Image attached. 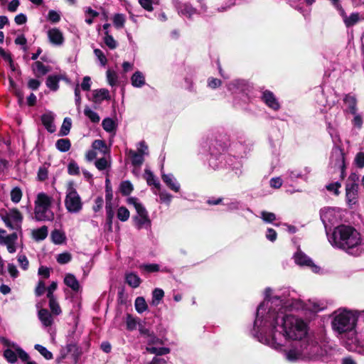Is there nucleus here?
<instances>
[{
	"label": "nucleus",
	"mask_w": 364,
	"mask_h": 364,
	"mask_svg": "<svg viewBox=\"0 0 364 364\" xmlns=\"http://www.w3.org/2000/svg\"><path fill=\"white\" fill-rule=\"evenodd\" d=\"M48 19L53 23H57L60 21V14L55 11L50 10L48 14Z\"/></svg>",
	"instance_id": "obj_64"
},
{
	"label": "nucleus",
	"mask_w": 364,
	"mask_h": 364,
	"mask_svg": "<svg viewBox=\"0 0 364 364\" xmlns=\"http://www.w3.org/2000/svg\"><path fill=\"white\" fill-rule=\"evenodd\" d=\"M64 283L74 291H78L80 285L76 277L73 274H67L64 278Z\"/></svg>",
	"instance_id": "obj_21"
},
{
	"label": "nucleus",
	"mask_w": 364,
	"mask_h": 364,
	"mask_svg": "<svg viewBox=\"0 0 364 364\" xmlns=\"http://www.w3.org/2000/svg\"><path fill=\"white\" fill-rule=\"evenodd\" d=\"M128 203L132 205L136 211V215L134 217V225L138 229H149L151 227V220L144 205L136 198H129Z\"/></svg>",
	"instance_id": "obj_7"
},
{
	"label": "nucleus",
	"mask_w": 364,
	"mask_h": 364,
	"mask_svg": "<svg viewBox=\"0 0 364 364\" xmlns=\"http://www.w3.org/2000/svg\"><path fill=\"white\" fill-rule=\"evenodd\" d=\"M48 235V228L42 226L40 228L32 230V237L36 241L43 240Z\"/></svg>",
	"instance_id": "obj_28"
},
{
	"label": "nucleus",
	"mask_w": 364,
	"mask_h": 364,
	"mask_svg": "<svg viewBox=\"0 0 364 364\" xmlns=\"http://www.w3.org/2000/svg\"><path fill=\"white\" fill-rule=\"evenodd\" d=\"M53 198L45 193H39L35 200V217L37 220H53V213L50 210Z\"/></svg>",
	"instance_id": "obj_3"
},
{
	"label": "nucleus",
	"mask_w": 364,
	"mask_h": 364,
	"mask_svg": "<svg viewBox=\"0 0 364 364\" xmlns=\"http://www.w3.org/2000/svg\"><path fill=\"white\" fill-rule=\"evenodd\" d=\"M357 322L356 316L350 311H343L332 321L333 329L341 334L352 331Z\"/></svg>",
	"instance_id": "obj_4"
},
{
	"label": "nucleus",
	"mask_w": 364,
	"mask_h": 364,
	"mask_svg": "<svg viewBox=\"0 0 364 364\" xmlns=\"http://www.w3.org/2000/svg\"><path fill=\"white\" fill-rule=\"evenodd\" d=\"M140 269L146 272H157L160 270V267L157 264H143L140 265Z\"/></svg>",
	"instance_id": "obj_49"
},
{
	"label": "nucleus",
	"mask_w": 364,
	"mask_h": 364,
	"mask_svg": "<svg viewBox=\"0 0 364 364\" xmlns=\"http://www.w3.org/2000/svg\"><path fill=\"white\" fill-rule=\"evenodd\" d=\"M331 160L333 166L341 170L340 177L341 180H343L346 176V156L343 149L340 146L335 147L331 152Z\"/></svg>",
	"instance_id": "obj_11"
},
{
	"label": "nucleus",
	"mask_w": 364,
	"mask_h": 364,
	"mask_svg": "<svg viewBox=\"0 0 364 364\" xmlns=\"http://www.w3.org/2000/svg\"><path fill=\"white\" fill-rule=\"evenodd\" d=\"M282 327L285 336L294 341H304L307 336L306 323L301 319H297L291 315H284L282 318Z\"/></svg>",
	"instance_id": "obj_2"
},
{
	"label": "nucleus",
	"mask_w": 364,
	"mask_h": 364,
	"mask_svg": "<svg viewBox=\"0 0 364 364\" xmlns=\"http://www.w3.org/2000/svg\"><path fill=\"white\" fill-rule=\"evenodd\" d=\"M341 187V183L340 182L337 181L335 183H331L328 184L326 186V188L330 192H333V193L336 196H338L340 194L339 188Z\"/></svg>",
	"instance_id": "obj_54"
},
{
	"label": "nucleus",
	"mask_w": 364,
	"mask_h": 364,
	"mask_svg": "<svg viewBox=\"0 0 364 364\" xmlns=\"http://www.w3.org/2000/svg\"><path fill=\"white\" fill-rule=\"evenodd\" d=\"M126 282L132 288H137L141 283V278L135 273L127 272L125 274Z\"/></svg>",
	"instance_id": "obj_24"
},
{
	"label": "nucleus",
	"mask_w": 364,
	"mask_h": 364,
	"mask_svg": "<svg viewBox=\"0 0 364 364\" xmlns=\"http://www.w3.org/2000/svg\"><path fill=\"white\" fill-rule=\"evenodd\" d=\"M35 349L38 350L46 360H50L53 358V354L46 348L40 345L36 344L34 346Z\"/></svg>",
	"instance_id": "obj_46"
},
{
	"label": "nucleus",
	"mask_w": 364,
	"mask_h": 364,
	"mask_svg": "<svg viewBox=\"0 0 364 364\" xmlns=\"http://www.w3.org/2000/svg\"><path fill=\"white\" fill-rule=\"evenodd\" d=\"M139 3L141 6L148 11H152L154 10L153 5L159 4L158 0H139Z\"/></svg>",
	"instance_id": "obj_40"
},
{
	"label": "nucleus",
	"mask_w": 364,
	"mask_h": 364,
	"mask_svg": "<svg viewBox=\"0 0 364 364\" xmlns=\"http://www.w3.org/2000/svg\"><path fill=\"white\" fill-rule=\"evenodd\" d=\"M125 23V17L123 14H117L113 17V23L117 28H122L124 27Z\"/></svg>",
	"instance_id": "obj_47"
},
{
	"label": "nucleus",
	"mask_w": 364,
	"mask_h": 364,
	"mask_svg": "<svg viewBox=\"0 0 364 364\" xmlns=\"http://www.w3.org/2000/svg\"><path fill=\"white\" fill-rule=\"evenodd\" d=\"M133 190V186L129 181H125L120 184V191L124 196L129 195Z\"/></svg>",
	"instance_id": "obj_48"
},
{
	"label": "nucleus",
	"mask_w": 364,
	"mask_h": 364,
	"mask_svg": "<svg viewBox=\"0 0 364 364\" xmlns=\"http://www.w3.org/2000/svg\"><path fill=\"white\" fill-rule=\"evenodd\" d=\"M110 97L108 90L102 88L93 91V101L95 103H100L105 100H109Z\"/></svg>",
	"instance_id": "obj_23"
},
{
	"label": "nucleus",
	"mask_w": 364,
	"mask_h": 364,
	"mask_svg": "<svg viewBox=\"0 0 364 364\" xmlns=\"http://www.w3.org/2000/svg\"><path fill=\"white\" fill-rule=\"evenodd\" d=\"M52 240L55 244H62L63 241L65 240V235L64 234L58 230H55L52 232L51 234Z\"/></svg>",
	"instance_id": "obj_41"
},
{
	"label": "nucleus",
	"mask_w": 364,
	"mask_h": 364,
	"mask_svg": "<svg viewBox=\"0 0 364 364\" xmlns=\"http://www.w3.org/2000/svg\"><path fill=\"white\" fill-rule=\"evenodd\" d=\"M38 317L44 326L48 327L52 325L53 318L47 309H41L38 311Z\"/></svg>",
	"instance_id": "obj_27"
},
{
	"label": "nucleus",
	"mask_w": 364,
	"mask_h": 364,
	"mask_svg": "<svg viewBox=\"0 0 364 364\" xmlns=\"http://www.w3.org/2000/svg\"><path fill=\"white\" fill-rule=\"evenodd\" d=\"M94 53L100 61V64L102 66H105L107 64V60L104 53L100 49L95 48L94 50Z\"/></svg>",
	"instance_id": "obj_56"
},
{
	"label": "nucleus",
	"mask_w": 364,
	"mask_h": 364,
	"mask_svg": "<svg viewBox=\"0 0 364 364\" xmlns=\"http://www.w3.org/2000/svg\"><path fill=\"white\" fill-rule=\"evenodd\" d=\"M32 70L36 77H41L46 75L49 69L48 67L44 65L41 62L36 61L32 65Z\"/></svg>",
	"instance_id": "obj_26"
},
{
	"label": "nucleus",
	"mask_w": 364,
	"mask_h": 364,
	"mask_svg": "<svg viewBox=\"0 0 364 364\" xmlns=\"http://www.w3.org/2000/svg\"><path fill=\"white\" fill-rule=\"evenodd\" d=\"M106 75H107V82L110 86L113 87L117 84L118 77H117V73L114 71L109 69L107 71Z\"/></svg>",
	"instance_id": "obj_45"
},
{
	"label": "nucleus",
	"mask_w": 364,
	"mask_h": 364,
	"mask_svg": "<svg viewBox=\"0 0 364 364\" xmlns=\"http://www.w3.org/2000/svg\"><path fill=\"white\" fill-rule=\"evenodd\" d=\"M95 165L98 170L103 171L105 170L107 167H109L110 164L105 157V156H102L100 159H97L95 162Z\"/></svg>",
	"instance_id": "obj_39"
},
{
	"label": "nucleus",
	"mask_w": 364,
	"mask_h": 364,
	"mask_svg": "<svg viewBox=\"0 0 364 364\" xmlns=\"http://www.w3.org/2000/svg\"><path fill=\"white\" fill-rule=\"evenodd\" d=\"M292 348H293L289 350L287 353V358L289 360H295L302 356L301 353L299 351V347L295 346V343H293Z\"/></svg>",
	"instance_id": "obj_42"
},
{
	"label": "nucleus",
	"mask_w": 364,
	"mask_h": 364,
	"mask_svg": "<svg viewBox=\"0 0 364 364\" xmlns=\"http://www.w3.org/2000/svg\"><path fill=\"white\" fill-rule=\"evenodd\" d=\"M103 129L107 132H112L116 129V124L111 118H105L102 123Z\"/></svg>",
	"instance_id": "obj_38"
},
{
	"label": "nucleus",
	"mask_w": 364,
	"mask_h": 364,
	"mask_svg": "<svg viewBox=\"0 0 364 364\" xmlns=\"http://www.w3.org/2000/svg\"><path fill=\"white\" fill-rule=\"evenodd\" d=\"M164 296V291L160 288H156L152 291V299L151 304L154 306H158Z\"/></svg>",
	"instance_id": "obj_29"
},
{
	"label": "nucleus",
	"mask_w": 364,
	"mask_h": 364,
	"mask_svg": "<svg viewBox=\"0 0 364 364\" xmlns=\"http://www.w3.org/2000/svg\"><path fill=\"white\" fill-rule=\"evenodd\" d=\"M109 149L105 142L100 139H96L92 144V149L86 153L85 158L87 161H92L99 155L106 156L109 155Z\"/></svg>",
	"instance_id": "obj_12"
},
{
	"label": "nucleus",
	"mask_w": 364,
	"mask_h": 364,
	"mask_svg": "<svg viewBox=\"0 0 364 364\" xmlns=\"http://www.w3.org/2000/svg\"><path fill=\"white\" fill-rule=\"evenodd\" d=\"M68 172L72 176L80 174V167L75 161H72L68 164Z\"/></svg>",
	"instance_id": "obj_52"
},
{
	"label": "nucleus",
	"mask_w": 364,
	"mask_h": 364,
	"mask_svg": "<svg viewBox=\"0 0 364 364\" xmlns=\"http://www.w3.org/2000/svg\"><path fill=\"white\" fill-rule=\"evenodd\" d=\"M360 21L359 13H352L349 16H347L344 21V23L347 28H350L355 25Z\"/></svg>",
	"instance_id": "obj_33"
},
{
	"label": "nucleus",
	"mask_w": 364,
	"mask_h": 364,
	"mask_svg": "<svg viewBox=\"0 0 364 364\" xmlns=\"http://www.w3.org/2000/svg\"><path fill=\"white\" fill-rule=\"evenodd\" d=\"M22 198V191L18 187L14 188L11 191V200L14 203L20 202Z\"/></svg>",
	"instance_id": "obj_43"
},
{
	"label": "nucleus",
	"mask_w": 364,
	"mask_h": 364,
	"mask_svg": "<svg viewBox=\"0 0 364 364\" xmlns=\"http://www.w3.org/2000/svg\"><path fill=\"white\" fill-rule=\"evenodd\" d=\"M127 155L134 166H141L144 161V157L149 155V147L144 141L136 144V150L129 149L126 151Z\"/></svg>",
	"instance_id": "obj_9"
},
{
	"label": "nucleus",
	"mask_w": 364,
	"mask_h": 364,
	"mask_svg": "<svg viewBox=\"0 0 364 364\" xmlns=\"http://www.w3.org/2000/svg\"><path fill=\"white\" fill-rule=\"evenodd\" d=\"M41 121L46 129L50 133L55 131V126L53 124L54 114L51 112L45 113L41 117Z\"/></svg>",
	"instance_id": "obj_19"
},
{
	"label": "nucleus",
	"mask_w": 364,
	"mask_h": 364,
	"mask_svg": "<svg viewBox=\"0 0 364 364\" xmlns=\"http://www.w3.org/2000/svg\"><path fill=\"white\" fill-rule=\"evenodd\" d=\"M60 80V78L58 75H49L46 80V85L51 90L56 91L59 87L58 82Z\"/></svg>",
	"instance_id": "obj_31"
},
{
	"label": "nucleus",
	"mask_w": 364,
	"mask_h": 364,
	"mask_svg": "<svg viewBox=\"0 0 364 364\" xmlns=\"http://www.w3.org/2000/svg\"><path fill=\"white\" fill-rule=\"evenodd\" d=\"M344 103L348 106L349 112L355 114L357 112V100L354 95L347 94L343 99Z\"/></svg>",
	"instance_id": "obj_22"
},
{
	"label": "nucleus",
	"mask_w": 364,
	"mask_h": 364,
	"mask_svg": "<svg viewBox=\"0 0 364 364\" xmlns=\"http://www.w3.org/2000/svg\"><path fill=\"white\" fill-rule=\"evenodd\" d=\"M127 328L128 330L133 331L137 327V321L131 315H127L126 319Z\"/></svg>",
	"instance_id": "obj_53"
},
{
	"label": "nucleus",
	"mask_w": 364,
	"mask_h": 364,
	"mask_svg": "<svg viewBox=\"0 0 364 364\" xmlns=\"http://www.w3.org/2000/svg\"><path fill=\"white\" fill-rule=\"evenodd\" d=\"M0 341L4 346L7 347L4 351V356L9 363H15L17 361L18 357L23 361L28 360L29 356L28 353L20 348L18 344L5 338H1Z\"/></svg>",
	"instance_id": "obj_6"
},
{
	"label": "nucleus",
	"mask_w": 364,
	"mask_h": 364,
	"mask_svg": "<svg viewBox=\"0 0 364 364\" xmlns=\"http://www.w3.org/2000/svg\"><path fill=\"white\" fill-rule=\"evenodd\" d=\"M18 235L16 232L6 235H0V244L6 246L10 254H14L17 250Z\"/></svg>",
	"instance_id": "obj_13"
},
{
	"label": "nucleus",
	"mask_w": 364,
	"mask_h": 364,
	"mask_svg": "<svg viewBox=\"0 0 364 364\" xmlns=\"http://www.w3.org/2000/svg\"><path fill=\"white\" fill-rule=\"evenodd\" d=\"M149 346L162 344V340L159 338L154 332H151L146 338H144Z\"/></svg>",
	"instance_id": "obj_51"
},
{
	"label": "nucleus",
	"mask_w": 364,
	"mask_h": 364,
	"mask_svg": "<svg viewBox=\"0 0 364 364\" xmlns=\"http://www.w3.org/2000/svg\"><path fill=\"white\" fill-rule=\"evenodd\" d=\"M261 100L271 109L274 111H278L281 108V105L274 95V94L269 90H266L262 92L261 96Z\"/></svg>",
	"instance_id": "obj_14"
},
{
	"label": "nucleus",
	"mask_w": 364,
	"mask_h": 364,
	"mask_svg": "<svg viewBox=\"0 0 364 364\" xmlns=\"http://www.w3.org/2000/svg\"><path fill=\"white\" fill-rule=\"evenodd\" d=\"M104 42L106 46L110 49H114L117 46V41L114 39V38L109 34L108 31H105V36L104 37Z\"/></svg>",
	"instance_id": "obj_44"
},
{
	"label": "nucleus",
	"mask_w": 364,
	"mask_h": 364,
	"mask_svg": "<svg viewBox=\"0 0 364 364\" xmlns=\"http://www.w3.org/2000/svg\"><path fill=\"white\" fill-rule=\"evenodd\" d=\"M144 177L146 181V183L149 186H153L157 190L161 189V183L158 178L154 176V174L149 169L146 168L144 171Z\"/></svg>",
	"instance_id": "obj_20"
},
{
	"label": "nucleus",
	"mask_w": 364,
	"mask_h": 364,
	"mask_svg": "<svg viewBox=\"0 0 364 364\" xmlns=\"http://www.w3.org/2000/svg\"><path fill=\"white\" fill-rule=\"evenodd\" d=\"M117 218L122 222L127 221L129 218V211L125 207H120L117 210Z\"/></svg>",
	"instance_id": "obj_50"
},
{
	"label": "nucleus",
	"mask_w": 364,
	"mask_h": 364,
	"mask_svg": "<svg viewBox=\"0 0 364 364\" xmlns=\"http://www.w3.org/2000/svg\"><path fill=\"white\" fill-rule=\"evenodd\" d=\"M72 126V120L69 117H65L63 120V124L60 130L61 136H66L69 134Z\"/></svg>",
	"instance_id": "obj_37"
},
{
	"label": "nucleus",
	"mask_w": 364,
	"mask_h": 364,
	"mask_svg": "<svg viewBox=\"0 0 364 364\" xmlns=\"http://www.w3.org/2000/svg\"><path fill=\"white\" fill-rule=\"evenodd\" d=\"M18 262L23 270H26L28 269L29 262L26 255H19L18 256Z\"/></svg>",
	"instance_id": "obj_62"
},
{
	"label": "nucleus",
	"mask_w": 364,
	"mask_h": 364,
	"mask_svg": "<svg viewBox=\"0 0 364 364\" xmlns=\"http://www.w3.org/2000/svg\"><path fill=\"white\" fill-rule=\"evenodd\" d=\"M147 352L155 354L156 355H163L169 353L170 349L168 348H156L151 346H147L146 348Z\"/></svg>",
	"instance_id": "obj_35"
},
{
	"label": "nucleus",
	"mask_w": 364,
	"mask_h": 364,
	"mask_svg": "<svg viewBox=\"0 0 364 364\" xmlns=\"http://www.w3.org/2000/svg\"><path fill=\"white\" fill-rule=\"evenodd\" d=\"M106 212H107V223L111 228L112 224V219L114 215V213L112 209V207L109 204L107 203L106 205Z\"/></svg>",
	"instance_id": "obj_61"
},
{
	"label": "nucleus",
	"mask_w": 364,
	"mask_h": 364,
	"mask_svg": "<svg viewBox=\"0 0 364 364\" xmlns=\"http://www.w3.org/2000/svg\"><path fill=\"white\" fill-rule=\"evenodd\" d=\"M71 260V255L68 252L60 254L57 257L58 263L64 264L68 263Z\"/></svg>",
	"instance_id": "obj_59"
},
{
	"label": "nucleus",
	"mask_w": 364,
	"mask_h": 364,
	"mask_svg": "<svg viewBox=\"0 0 364 364\" xmlns=\"http://www.w3.org/2000/svg\"><path fill=\"white\" fill-rule=\"evenodd\" d=\"M50 43L55 46H61L64 42L62 32L57 28H50L47 32Z\"/></svg>",
	"instance_id": "obj_18"
},
{
	"label": "nucleus",
	"mask_w": 364,
	"mask_h": 364,
	"mask_svg": "<svg viewBox=\"0 0 364 364\" xmlns=\"http://www.w3.org/2000/svg\"><path fill=\"white\" fill-rule=\"evenodd\" d=\"M331 242L336 247L342 249L352 255L360 254L359 245L361 242L360 233L348 225H340L334 230Z\"/></svg>",
	"instance_id": "obj_1"
},
{
	"label": "nucleus",
	"mask_w": 364,
	"mask_h": 364,
	"mask_svg": "<svg viewBox=\"0 0 364 364\" xmlns=\"http://www.w3.org/2000/svg\"><path fill=\"white\" fill-rule=\"evenodd\" d=\"M222 84V81L220 79L209 77L208 80V85L212 89L219 87Z\"/></svg>",
	"instance_id": "obj_63"
},
{
	"label": "nucleus",
	"mask_w": 364,
	"mask_h": 364,
	"mask_svg": "<svg viewBox=\"0 0 364 364\" xmlns=\"http://www.w3.org/2000/svg\"><path fill=\"white\" fill-rule=\"evenodd\" d=\"M163 170V166L161 167ZM161 178L166 186L171 191L178 193L181 190V185L172 173H165L161 171Z\"/></svg>",
	"instance_id": "obj_15"
},
{
	"label": "nucleus",
	"mask_w": 364,
	"mask_h": 364,
	"mask_svg": "<svg viewBox=\"0 0 364 364\" xmlns=\"http://www.w3.org/2000/svg\"><path fill=\"white\" fill-rule=\"evenodd\" d=\"M131 82L134 87H141L145 85V77L140 71H136L131 77Z\"/></svg>",
	"instance_id": "obj_25"
},
{
	"label": "nucleus",
	"mask_w": 364,
	"mask_h": 364,
	"mask_svg": "<svg viewBox=\"0 0 364 364\" xmlns=\"http://www.w3.org/2000/svg\"><path fill=\"white\" fill-rule=\"evenodd\" d=\"M358 193V184L346 183V197L347 203L349 205H354L357 202Z\"/></svg>",
	"instance_id": "obj_17"
},
{
	"label": "nucleus",
	"mask_w": 364,
	"mask_h": 364,
	"mask_svg": "<svg viewBox=\"0 0 364 364\" xmlns=\"http://www.w3.org/2000/svg\"><path fill=\"white\" fill-rule=\"evenodd\" d=\"M6 226L11 230H20L23 222V215L16 208L9 210L1 216Z\"/></svg>",
	"instance_id": "obj_10"
},
{
	"label": "nucleus",
	"mask_w": 364,
	"mask_h": 364,
	"mask_svg": "<svg viewBox=\"0 0 364 364\" xmlns=\"http://www.w3.org/2000/svg\"><path fill=\"white\" fill-rule=\"evenodd\" d=\"M181 12L182 14L191 18L196 14V11L192 6L186 4L183 6V8L181 9Z\"/></svg>",
	"instance_id": "obj_60"
},
{
	"label": "nucleus",
	"mask_w": 364,
	"mask_h": 364,
	"mask_svg": "<svg viewBox=\"0 0 364 364\" xmlns=\"http://www.w3.org/2000/svg\"><path fill=\"white\" fill-rule=\"evenodd\" d=\"M295 262L301 266H307L312 269L315 272H317L319 267L314 264V262L310 257H309L304 252L299 251L297 252L294 255Z\"/></svg>",
	"instance_id": "obj_16"
},
{
	"label": "nucleus",
	"mask_w": 364,
	"mask_h": 364,
	"mask_svg": "<svg viewBox=\"0 0 364 364\" xmlns=\"http://www.w3.org/2000/svg\"><path fill=\"white\" fill-rule=\"evenodd\" d=\"M84 114L93 123H98L100 120L99 114L92 110L88 106L85 107Z\"/></svg>",
	"instance_id": "obj_32"
},
{
	"label": "nucleus",
	"mask_w": 364,
	"mask_h": 364,
	"mask_svg": "<svg viewBox=\"0 0 364 364\" xmlns=\"http://www.w3.org/2000/svg\"><path fill=\"white\" fill-rule=\"evenodd\" d=\"M56 148L62 151L65 152L70 148V142L68 139H60L56 141Z\"/></svg>",
	"instance_id": "obj_36"
},
{
	"label": "nucleus",
	"mask_w": 364,
	"mask_h": 364,
	"mask_svg": "<svg viewBox=\"0 0 364 364\" xmlns=\"http://www.w3.org/2000/svg\"><path fill=\"white\" fill-rule=\"evenodd\" d=\"M354 162L355 166L358 168H363L364 167V152H358L355 157Z\"/></svg>",
	"instance_id": "obj_57"
},
{
	"label": "nucleus",
	"mask_w": 364,
	"mask_h": 364,
	"mask_svg": "<svg viewBox=\"0 0 364 364\" xmlns=\"http://www.w3.org/2000/svg\"><path fill=\"white\" fill-rule=\"evenodd\" d=\"M262 219L266 223H272L276 220V215L273 213L262 211L261 213Z\"/></svg>",
	"instance_id": "obj_58"
},
{
	"label": "nucleus",
	"mask_w": 364,
	"mask_h": 364,
	"mask_svg": "<svg viewBox=\"0 0 364 364\" xmlns=\"http://www.w3.org/2000/svg\"><path fill=\"white\" fill-rule=\"evenodd\" d=\"M49 299V306L52 312L56 315H58L61 313L60 308L55 298L48 299Z\"/></svg>",
	"instance_id": "obj_55"
},
{
	"label": "nucleus",
	"mask_w": 364,
	"mask_h": 364,
	"mask_svg": "<svg viewBox=\"0 0 364 364\" xmlns=\"http://www.w3.org/2000/svg\"><path fill=\"white\" fill-rule=\"evenodd\" d=\"M65 193V206L68 212L79 213L82 209V202L73 181L67 183Z\"/></svg>",
	"instance_id": "obj_5"
},
{
	"label": "nucleus",
	"mask_w": 364,
	"mask_h": 364,
	"mask_svg": "<svg viewBox=\"0 0 364 364\" xmlns=\"http://www.w3.org/2000/svg\"><path fill=\"white\" fill-rule=\"evenodd\" d=\"M295 346L299 347V351L303 357L309 358H315L320 355L321 348L317 341L311 340L309 338H304V341L295 342Z\"/></svg>",
	"instance_id": "obj_8"
},
{
	"label": "nucleus",
	"mask_w": 364,
	"mask_h": 364,
	"mask_svg": "<svg viewBox=\"0 0 364 364\" xmlns=\"http://www.w3.org/2000/svg\"><path fill=\"white\" fill-rule=\"evenodd\" d=\"M159 192L158 193L159 196V200L161 203H165L167 205H169L171 204V202L173 198V196L169 193L166 190H159Z\"/></svg>",
	"instance_id": "obj_34"
},
{
	"label": "nucleus",
	"mask_w": 364,
	"mask_h": 364,
	"mask_svg": "<svg viewBox=\"0 0 364 364\" xmlns=\"http://www.w3.org/2000/svg\"><path fill=\"white\" fill-rule=\"evenodd\" d=\"M134 307L137 313L143 314L148 309V304L143 296H138L134 301Z\"/></svg>",
	"instance_id": "obj_30"
}]
</instances>
